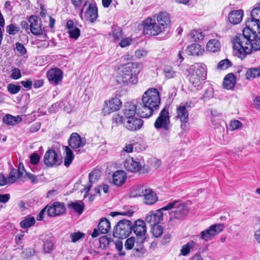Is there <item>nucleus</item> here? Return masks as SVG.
Segmentation results:
<instances>
[{
	"instance_id": "obj_1",
	"label": "nucleus",
	"mask_w": 260,
	"mask_h": 260,
	"mask_svg": "<svg viewBox=\"0 0 260 260\" xmlns=\"http://www.w3.org/2000/svg\"><path fill=\"white\" fill-rule=\"evenodd\" d=\"M250 15L242 34H237L231 40L235 53L241 59L252 50H260V3L252 10Z\"/></svg>"
},
{
	"instance_id": "obj_2",
	"label": "nucleus",
	"mask_w": 260,
	"mask_h": 260,
	"mask_svg": "<svg viewBox=\"0 0 260 260\" xmlns=\"http://www.w3.org/2000/svg\"><path fill=\"white\" fill-rule=\"evenodd\" d=\"M142 100L143 106L137 110L138 114L142 117H149L159 106L160 98L158 90L156 88L149 89L143 94Z\"/></svg>"
},
{
	"instance_id": "obj_3",
	"label": "nucleus",
	"mask_w": 260,
	"mask_h": 260,
	"mask_svg": "<svg viewBox=\"0 0 260 260\" xmlns=\"http://www.w3.org/2000/svg\"><path fill=\"white\" fill-rule=\"evenodd\" d=\"M139 73L137 62H128L122 66L119 80L127 85L136 84L138 82L137 75Z\"/></svg>"
},
{
	"instance_id": "obj_4",
	"label": "nucleus",
	"mask_w": 260,
	"mask_h": 260,
	"mask_svg": "<svg viewBox=\"0 0 260 260\" xmlns=\"http://www.w3.org/2000/svg\"><path fill=\"white\" fill-rule=\"evenodd\" d=\"M164 210L174 209V217H171L169 222L174 224V218L180 220L186 216L188 213V208L186 204L181 201H174L169 203L167 205L162 207Z\"/></svg>"
},
{
	"instance_id": "obj_5",
	"label": "nucleus",
	"mask_w": 260,
	"mask_h": 260,
	"mask_svg": "<svg viewBox=\"0 0 260 260\" xmlns=\"http://www.w3.org/2000/svg\"><path fill=\"white\" fill-rule=\"evenodd\" d=\"M132 222L129 220H120L115 225L113 236L118 238H125L132 233Z\"/></svg>"
},
{
	"instance_id": "obj_6",
	"label": "nucleus",
	"mask_w": 260,
	"mask_h": 260,
	"mask_svg": "<svg viewBox=\"0 0 260 260\" xmlns=\"http://www.w3.org/2000/svg\"><path fill=\"white\" fill-rule=\"evenodd\" d=\"M132 232H134L137 239L141 243H143L147 238V228L144 221L138 219L132 222Z\"/></svg>"
},
{
	"instance_id": "obj_7",
	"label": "nucleus",
	"mask_w": 260,
	"mask_h": 260,
	"mask_svg": "<svg viewBox=\"0 0 260 260\" xmlns=\"http://www.w3.org/2000/svg\"><path fill=\"white\" fill-rule=\"evenodd\" d=\"M143 32L148 36H156L164 31L158 23L151 18H147L143 23Z\"/></svg>"
},
{
	"instance_id": "obj_8",
	"label": "nucleus",
	"mask_w": 260,
	"mask_h": 260,
	"mask_svg": "<svg viewBox=\"0 0 260 260\" xmlns=\"http://www.w3.org/2000/svg\"><path fill=\"white\" fill-rule=\"evenodd\" d=\"M154 126L157 129L162 128L165 131L169 130L170 120L168 110L164 108L161 111L154 123Z\"/></svg>"
},
{
	"instance_id": "obj_9",
	"label": "nucleus",
	"mask_w": 260,
	"mask_h": 260,
	"mask_svg": "<svg viewBox=\"0 0 260 260\" xmlns=\"http://www.w3.org/2000/svg\"><path fill=\"white\" fill-rule=\"evenodd\" d=\"M224 229L222 224H215L211 225L209 229L202 231L200 233V238L205 241H208L213 237L218 235Z\"/></svg>"
},
{
	"instance_id": "obj_10",
	"label": "nucleus",
	"mask_w": 260,
	"mask_h": 260,
	"mask_svg": "<svg viewBox=\"0 0 260 260\" xmlns=\"http://www.w3.org/2000/svg\"><path fill=\"white\" fill-rule=\"evenodd\" d=\"M122 106V102L118 98H113L105 102L102 113L104 115L118 111Z\"/></svg>"
},
{
	"instance_id": "obj_11",
	"label": "nucleus",
	"mask_w": 260,
	"mask_h": 260,
	"mask_svg": "<svg viewBox=\"0 0 260 260\" xmlns=\"http://www.w3.org/2000/svg\"><path fill=\"white\" fill-rule=\"evenodd\" d=\"M44 162L48 167H53L60 165L62 161L58 158V155L54 150L49 149L45 154Z\"/></svg>"
},
{
	"instance_id": "obj_12",
	"label": "nucleus",
	"mask_w": 260,
	"mask_h": 260,
	"mask_svg": "<svg viewBox=\"0 0 260 260\" xmlns=\"http://www.w3.org/2000/svg\"><path fill=\"white\" fill-rule=\"evenodd\" d=\"M47 77L51 84L58 85L63 78V73L58 68H51L47 72Z\"/></svg>"
},
{
	"instance_id": "obj_13",
	"label": "nucleus",
	"mask_w": 260,
	"mask_h": 260,
	"mask_svg": "<svg viewBox=\"0 0 260 260\" xmlns=\"http://www.w3.org/2000/svg\"><path fill=\"white\" fill-rule=\"evenodd\" d=\"M47 214L50 217L61 215L66 210L64 204L58 202H54L50 205H47Z\"/></svg>"
},
{
	"instance_id": "obj_14",
	"label": "nucleus",
	"mask_w": 260,
	"mask_h": 260,
	"mask_svg": "<svg viewBox=\"0 0 260 260\" xmlns=\"http://www.w3.org/2000/svg\"><path fill=\"white\" fill-rule=\"evenodd\" d=\"M162 208L155 211L150 212L145 217V221L150 225L158 224L163 219V213Z\"/></svg>"
},
{
	"instance_id": "obj_15",
	"label": "nucleus",
	"mask_w": 260,
	"mask_h": 260,
	"mask_svg": "<svg viewBox=\"0 0 260 260\" xmlns=\"http://www.w3.org/2000/svg\"><path fill=\"white\" fill-rule=\"evenodd\" d=\"M30 23V30L31 32L36 36H39L43 34L44 29L42 28V24L38 22V17L36 15H31L28 19Z\"/></svg>"
},
{
	"instance_id": "obj_16",
	"label": "nucleus",
	"mask_w": 260,
	"mask_h": 260,
	"mask_svg": "<svg viewBox=\"0 0 260 260\" xmlns=\"http://www.w3.org/2000/svg\"><path fill=\"white\" fill-rule=\"evenodd\" d=\"M156 20L158 25L165 31L169 26L171 18L169 14L166 12H160L156 15Z\"/></svg>"
},
{
	"instance_id": "obj_17",
	"label": "nucleus",
	"mask_w": 260,
	"mask_h": 260,
	"mask_svg": "<svg viewBox=\"0 0 260 260\" xmlns=\"http://www.w3.org/2000/svg\"><path fill=\"white\" fill-rule=\"evenodd\" d=\"M143 125V121L136 117L127 119L124 123L125 127L130 131H135L140 129Z\"/></svg>"
},
{
	"instance_id": "obj_18",
	"label": "nucleus",
	"mask_w": 260,
	"mask_h": 260,
	"mask_svg": "<svg viewBox=\"0 0 260 260\" xmlns=\"http://www.w3.org/2000/svg\"><path fill=\"white\" fill-rule=\"evenodd\" d=\"M124 167L127 171L136 173L140 170L142 165L140 162L136 161L133 158L128 157L125 160Z\"/></svg>"
},
{
	"instance_id": "obj_19",
	"label": "nucleus",
	"mask_w": 260,
	"mask_h": 260,
	"mask_svg": "<svg viewBox=\"0 0 260 260\" xmlns=\"http://www.w3.org/2000/svg\"><path fill=\"white\" fill-rule=\"evenodd\" d=\"M191 74L200 77L201 79H206V66L201 63H196L191 66L189 68Z\"/></svg>"
},
{
	"instance_id": "obj_20",
	"label": "nucleus",
	"mask_w": 260,
	"mask_h": 260,
	"mask_svg": "<svg viewBox=\"0 0 260 260\" xmlns=\"http://www.w3.org/2000/svg\"><path fill=\"white\" fill-rule=\"evenodd\" d=\"M86 141L81 138L77 133H73L69 141V145L73 149L83 147L85 145Z\"/></svg>"
},
{
	"instance_id": "obj_21",
	"label": "nucleus",
	"mask_w": 260,
	"mask_h": 260,
	"mask_svg": "<svg viewBox=\"0 0 260 260\" xmlns=\"http://www.w3.org/2000/svg\"><path fill=\"white\" fill-rule=\"evenodd\" d=\"M98 16V8L96 5L94 3L90 4L85 13L86 19L91 22H93L96 19Z\"/></svg>"
},
{
	"instance_id": "obj_22",
	"label": "nucleus",
	"mask_w": 260,
	"mask_h": 260,
	"mask_svg": "<svg viewBox=\"0 0 260 260\" xmlns=\"http://www.w3.org/2000/svg\"><path fill=\"white\" fill-rule=\"evenodd\" d=\"M126 173L122 170H118L113 174V182L114 185L121 186L125 182L126 179Z\"/></svg>"
},
{
	"instance_id": "obj_23",
	"label": "nucleus",
	"mask_w": 260,
	"mask_h": 260,
	"mask_svg": "<svg viewBox=\"0 0 260 260\" xmlns=\"http://www.w3.org/2000/svg\"><path fill=\"white\" fill-rule=\"evenodd\" d=\"M144 203L147 205H152L157 201L156 193L150 188L147 187L144 193Z\"/></svg>"
},
{
	"instance_id": "obj_24",
	"label": "nucleus",
	"mask_w": 260,
	"mask_h": 260,
	"mask_svg": "<svg viewBox=\"0 0 260 260\" xmlns=\"http://www.w3.org/2000/svg\"><path fill=\"white\" fill-rule=\"evenodd\" d=\"M176 118L180 120L181 123H186L189 120V112L188 110L185 109L184 107L178 106L176 109Z\"/></svg>"
},
{
	"instance_id": "obj_25",
	"label": "nucleus",
	"mask_w": 260,
	"mask_h": 260,
	"mask_svg": "<svg viewBox=\"0 0 260 260\" xmlns=\"http://www.w3.org/2000/svg\"><path fill=\"white\" fill-rule=\"evenodd\" d=\"M243 16V12L242 10L233 11L229 13V19L231 23L237 24L241 21Z\"/></svg>"
},
{
	"instance_id": "obj_26",
	"label": "nucleus",
	"mask_w": 260,
	"mask_h": 260,
	"mask_svg": "<svg viewBox=\"0 0 260 260\" xmlns=\"http://www.w3.org/2000/svg\"><path fill=\"white\" fill-rule=\"evenodd\" d=\"M136 106L132 103H127L124 105L123 114L127 119L134 117L136 113Z\"/></svg>"
},
{
	"instance_id": "obj_27",
	"label": "nucleus",
	"mask_w": 260,
	"mask_h": 260,
	"mask_svg": "<svg viewBox=\"0 0 260 260\" xmlns=\"http://www.w3.org/2000/svg\"><path fill=\"white\" fill-rule=\"evenodd\" d=\"M147 187L144 185H138L132 187L129 191V197L131 198L143 197L146 192Z\"/></svg>"
},
{
	"instance_id": "obj_28",
	"label": "nucleus",
	"mask_w": 260,
	"mask_h": 260,
	"mask_svg": "<svg viewBox=\"0 0 260 260\" xmlns=\"http://www.w3.org/2000/svg\"><path fill=\"white\" fill-rule=\"evenodd\" d=\"M236 83V78L233 73L227 74L224 78L223 86L226 89H232Z\"/></svg>"
},
{
	"instance_id": "obj_29",
	"label": "nucleus",
	"mask_w": 260,
	"mask_h": 260,
	"mask_svg": "<svg viewBox=\"0 0 260 260\" xmlns=\"http://www.w3.org/2000/svg\"><path fill=\"white\" fill-rule=\"evenodd\" d=\"M98 228L101 234H107L111 229L110 223L106 217H103L99 222Z\"/></svg>"
},
{
	"instance_id": "obj_30",
	"label": "nucleus",
	"mask_w": 260,
	"mask_h": 260,
	"mask_svg": "<svg viewBox=\"0 0 260 260\" xmlns=\"http://www.w3.org/2000/svg\"><path fill=\"white\" fill-rule=\"evenodd\" d=\"M204 52V49L201 46L198 44H192L188 47L187 52L189 55H200Z\"/></svg>"
},
{
	"instance_id": "obj_31",
	"label": "nucleus",
	"mask_w": 260,
	"mask_h": 260,
	"mask_svg": "<svg viewBox=\"0 0 260 260\" xmlns=\"http://www.w3.org/2000/svg\"><path fill=\"white\" fill-rule=\"evenodd\" d=\"M197 245V243L194 241H189L186 244L182 246L180 249L181 255L187 256L190 253L191 249L194 248Z\"/></svg>"
},
{
	"instance_id": "obj_32",
	"label": "nucleus",
	"mask_w": 260,
	"mask_h": 260,
	"mask_svg": "<svg viewBox=\"0 0 260 260\" xmlns=\"http://www.w3.org/2000/svg\"><path fill=\"white\" fill-rule=\"evenodd\" d=\"M69 208L73 209L79 215L81 214L84 209V205L82 201H77L75 202H71L68 204Z\"/></svg>"
},
{
	"instance_id": "obj_33",
	"label": "nucleus",
	"mask_w": 260,
	"mask_h": 260,
	"mask_svg": "<svg viewBox=\"0 0 260 260\" xmlns=\"http://www.w3.org/2000/svg\"><path fill=\"white\" fill-rule=\"evenodd\" d=\"M205 79H201L200 77L191 74L189 81L190 83L195 87L197 89L199 90L202 87V84Z\"/></svg>"
},
{
	"instance_id": "obj_34",
	"label": "nucleus",
	"mask_w": 260,
	"mask_h": 260,
	"mask_svg": "<svg viewBox=\"0 0 260 260\" xmlns=\"http://www.w3.org/2000/svg\"><path fill=\"white\" fill-rule=\"evenodd\" d=\"M22 121V118L19 116H13L10 114H7L3 118V121L5 123L14 125Z\"/></svg>"
},
{
	"instance_id": "obj_35",
	"label": "nucleus",
	"mask_w": 260,
	"mask_h": 260,
	"mask_svg": "<svg viewBox=\"0 0 260 260\" xmlns=\"http://www.w3.org/2000/svg\"><path fill=\"white\" fill-rule=\"evenodd\" d=\"M63 148L64 153L66 154L64 159V164L66 167H68L73 160L74 155L72 151L68 146H64Z\"/></svg>"
},
{
	"instance_id": "obj_36",
	"label": "nucleus",
	"mask_w": 260,
	"mask_h": 260,
	"mask_svg": "<svg viewBox=\"0 0 260 260\" xmlns=\"http://www.w3.org/2000/svg\"><path fill=\"white\" fill-rule=\"evenodd\" d=\"M220 45L219 42L216 39H212L207 44V49L211 52H215L220 50Z\"/></svg>"
},
{
	"instance_id": "obj_37",
	"label": "nucleus",
	"mask_w": 260,
	"mask_h": 260,
	"mask_svg": "<svg viewBox=\"0 0 260 260\" xmlns=\"http://www.w3.org/2000/svg\"><path fill=\"white\" fill-rule=\"evenodd\" d=\"M245 76L247 79L251 80L260 76V69L250 68L247 70Z\"/></svg>"
},
{
	"instance_id": "obj_38",
	"label": "nucleus",
	"mask_w": 260,
	"mask_h": 260,
	"mask_svg": "<svg viewBox=\"0 0 260 260\" xmlns=\"http://www.w3.org/2000/svg\"><path fill=\"white\" fill-rule=\"evenodd\" d=\"M165 78L168 79L175 78L177 73L171 66H166L163 70Z\"/></svg>"
},
{
	"instance_id": "obj_39",
	"label": "nucleus",
	"mask_w": 260,
	"mask_h": 260,
	"mask_svg": "<svg viewBox=\"0 0 260 260\" xmlns=\"http://www.w3.org/2000/svg\"><path fill=\"white\" fill-rule=\"evenodd\" d=\"M35 219L33 217H28L21 221L20 224L21 228L23 229L28 228L34 225Z\"/></svg>"
},
{
	"instance_id": "obj_40",
	"label": "nucleus",
	"mask_w": 260,
	"mask_h": 260,
	"mask_svg": "<svg viewBox=\"0 0 260 260\" xmlns=\"http://www.w3.org/2000/svg\"><path fill=\"white\" fill-rule=\"evenodd\" d=\"M232 66V62L228 59L221 60L217 64V69L220 70H226Z\"/></svg>"
},
{
	"instance_id": "obj_41",
	"label": "nucleus",
	"mask_w": 260,
	"mask_h": 260,
	"mask_svg": "<svg viewBox=\"0 0 260 260\" xmlns=\"http://www.w3.org/2000/svg\"><path fill=\"white\" fill-rule=\"evenodd\" d=\"M100 172L99 170H94L89 174V182L90 183H94L100 177Z\"/></svg>"
},
{
	"instance_id": "obj_42",
	"label": "nucleus",
	"mask_w": 260,
	"mask_h": 260,
	"mask_svg": "<svg viewBox=\"0 0 260 260\" xmlns=\"http://www.w3.org/2000/svg\"><path fill=\"white\" fill-rule=\"evenodd\" d=\"M151 229L152 235L156 238L160 237L163 233L162 227L158 224L153 225Z\"/></svg>"
},
{
	"instance_id": "obj_43",
	"label": "nucleus",
	"mask_w": 260,
	"mask_h": 260,
	"mask_svg": "<svg viewBox=\"0 0 260 260\" xmlns=\"http://www.w3.org/2000/svg\"><path fill=\"white\" fill-rule=\"evenodd\" d=\"M8 91L12 94H15L19 92L21 89V86L11 83L7 86Z\"/></svg>"
},
{
	"instance_id": "obj_44",
	"label": "nucleus",
	"mask_w": 260,
	"mask_h": 260,
	"mask_svg": "<svg viewBox=\"0 0 260 260\" xmlns=\"http://www.w3.org/2000/svg\"><path fill=\"white\" fill-rule=\"evenodd\" d=\"M213 88L211 86L209 85L205 90L204 93L201 99L205 101L209 99L213 96Z\"/></svg>"
},
{
	"instance_id": "obj_45",
	"label": "nucleus",
	"mask_w": 260,
	"mask_h": 260,
	"mask_svg": "<svg viewBox=\"0 0 260 260\" xmlns=\"http://www.w3.org/2000/svg\"><path fill=\"white\" fill-rule=\"evenodd\" d=\"M17 173V169H13L11 171V172L7 178L8 183L12 184V183H14L17 180V176H16Z\"/></svg>"
},
{
	"instance_id": "obj_46",
	"label": "nucleus",
	"mask_w": 260,
	"mask_h": 260,
	"mask_svg": "<svg viewBox=\"0 0 260 260\" xmlns=\"http://www.w3.org/2000/svg\"><path fill=\"white\" fill-rule=\"evenodd\" d=\"M111 242H113L111 239L108 238L106 236H102L99 239L100 245L101 246H103L104 248L108 247Z\"/></svg>"
},
{
	"instance_id": "obj_47",
	"label": "nucleus",
	"mask_w": 260,
	"mask_h": 260,
	"mask_svg": "<svg viewBox=\"0 0 260 260\" xmlns=\"http://www.w3.org/2000/svg\"><path fill=\"white\" fill-rule=\"evenodd\" d=\"M115 248L119 252V254L120 256H124L125 255V252L123 250V243L121 241L117 240L114 242Z\"/></svg>"
},
{
	"instance_id": "obj_48",
	"label": "nucleus",
	"mask_w": 260,
	"mask_h": 260,
	"mask_svg": "<svg viewBox=\"0 0 260 260\" xmlns=\"http://www.w3.org/2000/svg\"><path fill=\"white\" fill-rule=\"evenodd\" d=\"M85 236V234L78 232L71 234L70 237L73 242H76L79 240L83 238Z\"/></svg>"
},
{
	"instance_id": "obj_49",
	"label": "nucleus",
	"mask_w": 260,
	"mask_h": 260,
	"mask_svg": "<svg viewBox=\"0 0 260 260\" xmlns=\"http://www.w3.org/2000/svg\"><path fill=\"white\" fill-rule=\"evenodd\" d=\"M20 30L19 27L16 26L15 25L11 24L7 26L6 30L10 35H15Z\"/></svg>"
},
{
	"instance_id": "obj_50",
	"label": "nucleus",
	"mask_w": 260,
	"mask_h": 260,
	"mask_svg": "<svg viewBox=\"0 0 260 260\" xmlns=\"http://www.w3.org/2000/svg\"><path fill=\"white\" fill-rule=\"evenodd\" d=\"M122 30L119 28H115L112 31V37L114 41L119 40L122 37Z\"/></svg>"
},
{
	"instance_id": "obj_51",
	"label": "nucleus",
	"mask_w": 260,
	"mask_h": 260,
	"mask_svg": "<svg viewBox=\"0 0 260 260\" xmlns=\"http://www.w3.org/2000/svg\"><path fill=\"white\" fill-rule=\"evenodd\" d=\"M70 37L72 38L77 39L80 35V29L76 27L75 28L68 30Z\"/></svg>"
},
{
	"instance_id": "obj_52",
	"label": "nucleus",
	"mask_w": 260,
	"mask_h": 260,
	"mask_svg": "<svg viewBox=\"0 0 260 260\" xmlns=\"http://www.w3.org/2000/svg\"><path fill=\"white\" fill-rule=\"evenodd\" d=\"M202 34V32L200 31L199 30H193L191 31L190 35L194 40L196 41L197 40H199L203 39L204 36Z\"/></svg>"
},
{
	"instance_id": "obj_53",
	"label": "nucleus",
	"mask_w": 260,
	"mask_h": 260,
	"mask_svg": "<svg viewBox=\"0 0 260 260\" xmlns=\"http://www.w3.org/2000/svg\"><path fill=\"white\" fill-rule=\"evenodd\" d=\"M53 244L50 240H46L44 243V249L46 252H50L53 249Z\"/></svg>"
},
{
	"instance_id": "obj_54",
	"label": "nucleus",
	"mask_w": 260,
	"mask_h": 260,
	"mask_svg": "<svg viewBox=\"0 0 260 260\" xmlns=\"http://www.w3.org/2000/svg\"><path fill=\"white\" fill-rule=\"evenodd\" d=\"M135 239L134 237H131L128 238L125 242L124 246L127 250H131L134 246Z\"/></svg>"
},
{
	"instance_id": "obj_55",
	"label": "nucleus",
	"mask_w": 260,
	"mask_h": 260,
	"mask_svg": "<svg viewBox=\"0 0 260 260\" xmlns=\"http://www.w3.org/2000/svg\"><path fill=\"white\" fill-rule=\"evenodd\" d=\"M148 54V51L144 49H140L137 50L135 52L136 57L138 58H142L145 57Z\"/></svg>"
},
{
	"instance_id": "obj_56",
	"label": "nucleus",
	"mask_w": 260,
	"mask_h": 260,
	"mask_svg": "<svg viewBox=\"0 0 260 260\" xmlns=\"http://www.w3.org/2000/svg\"><path fill=\"white\" fill-rule=\"evenodd\" d=\"M242 126V123L238 120H234L231 121L230 124V127L231 130H235L239 128Z\"/></svg>"
},
{
	"instance_id": "obj_57",
	"label": "nucleus",
	"mask_w": 260,
	"mask_h": 260,
	"mask_svg": "<svg viewBox=\"0 0 260 260\" xmlns=\"http://www.w3.org/2000/svg\"><path fill=\"white\" fill-rule=\"evenodd\" d=\"M16 49L20 54L22 55H24L26 53V49L24 47V46L20 43H16Z\"/></svg>"
},
{
	"instance_id": "obj_58",
	"label": "nucleus",
	"mask_w": 260,
	"mask_h": 260,
	"mask_svg": "<svg viewBox=\"0 0 260 260\" xmlns=\"http://www.w3.org/2000/svg\"><path fill=\"white\" fill-rule=\"evenodd\" d=\"M30 162L33 165H37L40 160V157L37 153H34L30 156Z\"/></svg>"
},
{
	"instance_id": "obj_59",
	"label": "nucleus",
	"mask_w": 260,
	"mask_h": 260,
	"mask_svg": "<svg viewBox=\"0 0 260 260\" xmlns=\"http://www.w3.org/2000/svg\"><path fill=\"white\" fill-rule=\"evenodd\" d=\"M21 77L19 69L15 68L12 70L11 77L13 79H18Z\"/></svg>"
},
{
	"instance_id": "obj_60",
	"label": "nucleus",
	"mask_w": 260,
	"mask_h": 260,
	"mask_svg": "<svg viewBox=\"0 0 260 260\" xmlns=\"http://www.w3.org/2000/svg\"><path fill=\"white\" fill-rule=\"evenodd\" d=\"M132 42V40L131 39L126 38L122 39L119 43V45L121 47L123 48L129 46L131 44Z\"/></svg>"
},
{
	"instance_id": "obj_61",
	"label": "nucleus",
	"mask_w": 260,
	"mask_h": 260,
	"mask_svg": "<svg viewBox=\"0 0 260 260\" xmlns=\"http://www.w3.org/2000/svg\"><path fill=\"white\" fill-rule=\"evenodd\" d=\"M21 84L27 89H30L33 85L32 82L30 79H27L26 81H21Z\"/></svg>"
},
{
	"instance_id": "obj_62",
	"label": "nucleus",
	"mask_w": 260,
	"mask_h": 260,
	"mask_svg": "<svg viewBox=\"0 0 260 260\" xmlns=\"http://www.w3.org/2000/svg\"><path fill=\"white\" fill-rule=\"evenodd\" d=\"M113 121L117 124H120L123 122V117L118 114L115 115L113 117Z\"/></svg>"
},
{
	"instance_id": "obj_63",
	"label": "nucleus",
	"mask_w": 260,
	"mask_h": 260,
	"mask_svg": "<svg viewBox=\"0 0 260 260\" xmlns=\"http://www.w3.org/2000/svg\"><path fill=\"white\" fill-rule=\"evenodd\" d=\"M10 196L9 194H0V202L3 203H7L10 199Z\"/></svg>"
},
{
	"instance_id": "obj_64",
	"label": "nucleus",
	"mask_w": 260,
	"mask_h": 260,
	"mask_svg": "<svg viewBox=\"0 0 260 260\" xmlns=\"http://www.w3.org/2000/svg\"><path fill=\"white\" fill-rule=\"evenodd\" d=\"M26 176L29 179L32 183L37 182V177L30 173H26Z\"/></svg>"
}]
</instances>
